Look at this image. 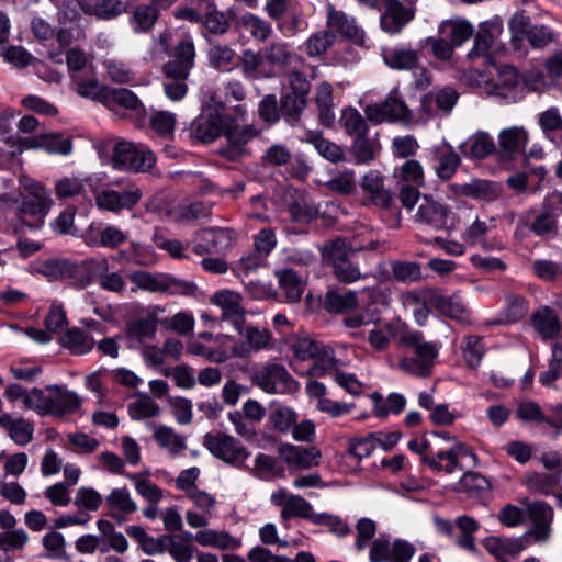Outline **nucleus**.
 <instances>
[{"instance_id": "nucleus-59", "label": "nucleus", "mask_w": 562, "mask_h": 562, "mask_svg": "<svg viewBox=\"0 0 562 562\" xmlns=\"http://www.w3.org/2000/svg\"><path fill=\"white\" fill-rule=\"evenodd\" d=\"M316 515L313 512V506L305 498L294 494L290 497L286 507L282 508L280 513V517L284 521L299 517L314 522Z\"/></svg>"}, {"instance_id": "nucleus-15", "label": "nucleus", "mask_w": 562, "mask_h": 562, "mask_svg": "<svg viewBox=\"0 0 562 562\" xmlns=\"http://www.w3.org/2000/svg\"><path fill=\"white\" fill-rule=\"evenodd\" d=\"M415 14V8L405 7L400 0H383L381 30L390 35L398 34L414 20Z\"/></svg>"}, {"instance_id": "nucleus-52", "label": "nucleus", "mask_w": 562, "mask_h": 562, "mask_svg": "<svg viewBox=\"0 0 562 562\" xmlns=\"http://www.w3.org/2000/svg\"><path fill=\"white\" fill-rule=\"evenodd\" d=\"M561 476L557 473H528L524 479V485L531 492L550 495L560 484Z\"/></svg>"}, {"instance_id": "nucleus-4", "label": "nucleus", "mask_w": 562, "mask_h": 562, "mask_svg": "<svg viewBox=\"0 0 562 562\" xmlns=\"http://www.w3.org/2000/svg\"><path fill=\"white\" fill-rule=\"evenodd\" d=\"M292 350L296 359L308 361L304 372L310 376H323L335 364L331 348L311 338L302 337L294 340Z\"/></svg>"}, {"instance_id": "nucleus-28", "label": "nucleus", "mask_w": 562, "mask_h": 562, "mask_svg": "<svg viewBox=\"0 0 562 562\" xmlns=\"http://www.w3.org/2000/svg\"><path fill=\"white\" fill-rule=\"evenodd\" d=\"M502 32V25L498 23H483L474 37L472 49L468 53V58L474 60L484 58L485 65H492L493 59L490 56V49L494 43L495 36Z\"/></svg>"}, {"instance_id": "nucleus-63", "label": "nucleus", "mask_w": 562, "mask_h": 562, "mask_svg": "<svg viewBox=\"0 0 562 562\" xmlns=\"http://www.w3.org/2000/svg\"><path fill=\"white\" fill-rule=\"evenodd\" d=\"M127 412L133 420H142L158 416L160 407L149 395L143 394L127 405Z\"/></svg>"}, {"instance_id": "nucleus-23", "label": "nucleus", "mask_w": 562, "mask_h": 562, "mask_svg": "<svg viewBox=\"0 0 562 562\" xmlns=\"http://www.w3.org/2000/svg\"><path fill=\"white\" fill-rule=\"evenodd\" d=\"M45 391L49 392V415L52 416L63 417L70 415L81 406L79 395L61 385H48L45 387Z\"/></svg>"}, {"instance_id": "nucleus-35", "label": "nucleus", "mask_w": 562, "mask_h": 562, "mask_svg": "<svg viewBox=\"0 0 562 562\" xmlns=\"http://www.w3.org/2000/svg\"><path fill=\"white\" fill-rule=\"evenodd\" d=\"M431 307L447 317L460 322L469 321V311L461 297L457 294L446 296L435 291L431 297Z\"/></svg>"}, {"instance_id": "nucleus-38", "label": "nucleus", "mask_w": 562, "mask_h": 562, "mask_svg": "<svg viewBox=\"0 0 562 562\" xmlns=\"http://www.w3.org/2000/svg\"><path fill=\"white\" fill-rule=\"evenodd\" d=\"M279 285L284 292L286 301L289 303L300 302L305 284L299 274V271L293 268H282L274 272Z\"/></svg>"}, {"instance_id": "nucleus-53", "label": "nucleus", "mask_w": 562, "mask_h": 562, "mask_svg": "<svg viewBox=\"0 0 562 562\" xmlns=\"http://www.w3.org/2000/svg\"><path fill=\"white\" fill-rule=\"evenodd\" d=\"M97 272H99V284L101 289L110 292H122L126 286V282L119 272H109V263L105 258L91 260Z\"/></svg>"}, {"instance_id": "nucleus-39", "label": "nucleus", "mask_w": 562, "mask_h": 562, "mask_svg": "<svg viewBox=\"0 0 562 562\" xmlns=\"http://www.w3.org/2000/svg\"><path fill=\"white\" fill-rule=\"evenodd\" d=\"M495 143L486 132H477L460 145L461 153L471 159H483L495 151Z\"/></svg>"}, {"instance_id": "nucleus-24", "label": "nucleus", "mask_w": 562, "mask_h": 562, "mask_svg": "<svg viewBox=\"0 0 562 562\" xmlns=\"http://www.w3.org/2000/svg\"><path fill=\"white\" fill-rule=\"evenodd\" d=\"M528 132L521 126L504 128L498 135L499 154L503 159L525 157V147L528 143Z\"/></svg>"}, {"instance_id": "nucleus-43", "label": "nucleus", "mask_w": 562, "mask_h": 562, "mask_svg": "<svg viewBox=\"0 0 562 562\" xmlns=\"http://www.w3.org/2000/svg\"><path fill=\"white\" fill-rule=\"evenodd\" d=\"M262 50L254 52L246 49L239 57L240 67L246 79L259 80L269 77V70L266 66Z\"/></svg>"}, {"instance_id": "nucleus-54", "label": "nucleus", "mask_w": 562, "mask_h": 562, "mask_svg": "<svg viewBox=\"0 0 562 562\" xmlns=\"http://www.w3.org/2000/svg\"><path fill=\"white\" fill-rule=\"evenodd\" d=\"M105 503L110 508L109 515L116 518V512L121 514H133L137 509L135 501L131 497L127 488H114L105 497Z\"/></svg>"}, {"instance_id": "nucleus-41", "label": "nucleus", "mask_w": 562, "mask_h": 562, "mask_svg": "<svg viewBox=\"0 0 562 562\" xmlns=\"http://www.w3.org/2000/svg\"><path fill=\"white\" fill-rule=\"evenodd\" d=\"M459 192L468 198L492 202L502 194V187L488 180H473L459 187Z\"/></svg>"}, {"instance_id": "nucleus-31", "label": "nucleus", "mask_w": 562, "mask_h": 562, "mask_svg": "<svg viewBox=\"0 0 562 562\" xmlns=\"http://www.w3.org/2000/svg\"><path fill=\"white\" fill-rule=\"evenodd\" d=\"M531 325L536 333L544 340L557 337L561 329L560 319L555 311L549 306H541L532 313Z\"/></svg>"}, {"instance_id": "nucleus-29", "label": "nucleus", "mask_w": 562, "mask_h": 562, "mask_svg": "<svg viewBox=\"0 0 562 562\" xmlns=\"http://www.w3.org/2000/svg\"><path fill=\"white\" fill-rule=\"evenodd\" d=\"M222 134L227 140V145L221 149V153L229 160L239 158L244 153L245 145L255 136L252 128L247 126H225Z\"/></svg>"}, {"instance_id": "nucleus-60", "label": "nucleus", "mask_w": 562, "mask_h": 562, "mask_svg": "<svg viewBox=\"0 0 562 562\" xmlns=\"http://www.w3.org/2000/svg\"><path fill=\"white\" fill-rule=\"evenodd\" d=\"M336 35L330 30H322L313 33L303 44L305 53L310 57H318L325 54L335 43Z\"/></svg>"}, {"instance_id": "nucleus-34", "label": "nucleus", "mask_w": 562, "mask_h": 562, "mask_svg": "<svg viewBox=\"0 0 562 562\" xmlns=\"http://www.w3.org/2000/svg\"><path fill=\"white\" fill-rule=\"evenodd\" d=\"M529 311L528 301L515 293H507L505 295V306L495 319L492 321L493 325L514 324L522 319Z\"/></svg>"}, {"instance_id": "nucleus-9", "label": "nucleus", "mask_w": 562, "mask_h": 562, "mask_svg": "<svg viewBox=\"0 0 562 562\" xmlns=\"http://www.w3.org/2000/svg\"><path fill=\"white\" fill-rule=\"evenodd\" d=\"M364 113L374 123H409L413 117L398 87H394L382 102L368 105Z\"/></svg>"}, {"instance_id": "nucleus-36", "label": "nucleus", "mask_w": 562, "mask_h": 562, "mask_svg": "<svg viewBox=\"0 0 562 562\" xmlns=\"http://www.w3.org/2000/svg\"><path fill=\"white\" fill-rule=\"evenodd\" d=\"M103 104L111 108L114 105H119L126 110H131L135 112L136 116L142 117L145 115V108L137 95L125 88L119 89H110L108 88L104 99L102 101Z\"/></svg>"}, {"instance_id": "nucleus-18", "label": "nucleus", "mask_w": 562, "mask_h": 562, "mask_svg": "<svg viewBox=\"0 0 562 562\" xmlns=\"http://www.w3.org/2000/svg\"><path fill=\"white\" fill-rule=\"evenodd\" d=\"M516 417L525 423H543L554 429L555 436L562 432V405L555 407L553 415H546L538 403L524 401L516 408Z\"/></svg>"}, {"instance_id": "nucleus-19", "label": "nucleus", "mask_w": 562, "mask_h": 562, "mask_svg": "<svg viewBox=\"0 0 562 562\" xmlns=\"http://www.w3.org/2000/svg\"><path fill=\"white\" fill-rule=\"evenodd\" d=\"M241 300L238 292L231 290L218 291L212 297V302L222 310L221 319L229 322L236 330H239L245 323Z\"/></svg>"}, {"instance_id": "nucleus-50", "label": "nucleus", "mask_w": 562, "mask_h": 562, "mask_svg": "<svg viewBox=\"0 0 562 562\" xmlns=\"http://www.w3.org/2000/svg\"><path fill=\"white\" fill-rule=\"evenodd\" d=\"M373 402V412L380 418H385L389 414H400L406 405V398L403 394L391 393L386 398L379 392L371 395Z\"/></svg>"}, {"instance_id": "nucleus-17", "label": "nucleus", "mask_w": 562, "mask_h": 562, "mask_svg": "<svg viewBox=\"0 0 562 562\" xmlns=\"http://www.w3.org/2000/svg\"><path fill=\"white\" fill-rule=\"evenodd\" d=\"M195 64V47L191 37L177 43L171 59L162 66V75L189 77Z\"/></svg>"}, {"instance_id": "nucleus-47", "label": "nucleus", "mask_w": 562, "mask_h": 562, "mask_svg": "<svg viewBox=\"0 0 562 562\" xmlns=\"http://www.w3.org/2000/svg\"><path fill=\"white\" fill-rule=\"evenodd\" d=\"M538 123L544 136L557 146H562V117L557 108H550L538 115Z\"/></svg>"}, {"instance_id": "nucleus-26", "label": "nucleus", "mask_w": 562, "mask_h": 562, "mask_svg": "<svg viewBox=\"0 0 562 562\" xmlns=\"http://www.w3.org/2000/svg\"><path fill=\"white\" fill-rule=\"evenodd\" d=\"M267 69L270 71L269 77H276L277 74L294 60L302 58L292 52L289 44L283 42H272L261 49Z\"/></svg>"}, {"instance_id": "nucleus-13", "label": "nucleus", "mask_w": 562, "mask_h": 562, "mask_svg": "<svg viewBox=\"0 0 562 562\" xmlns=\"http://www.w3.org/2000/svg\"><path fill=\"white\" fill-rule=\"evenodd\" d=\"M232 241L229 229L207 227L196 233L192 241V251L196 256L224 252L231 248Z\"/></svg>"}, {"instance_id": "nucleus-7", "label": "nucleus", "mask_w": 562, "mask_h": 562, "mask_svg": "<svg viewBox=\"0 0 562 562\" xmlns=\"http://www.w3.org/2000/svg\"><path fill=\"white\" fill-rule=\"evenodd\" d=\"M155 164V154L144 144L121 140L113 148L112 165L117 170L147 172Z\"/></svg>"}, {"instance_id": "nucleus-56", "label": "nucleus", "mask_w": 562, "mask_h": 562, "mask_svg": "<svg viewBox=\"0 0 562 562\" xmlns=\"http://www.w3.org/2000/svg\"><path fill=\"white\" fill-rule=\"evenodd\" d=\"M325 187L335 193L350 195L357 187L356 171L352 168L335 170L331 177L326 181Z\"/></svg>"}, {"instance_id": "nucleus-1", "label": "nucleus", "mask_w": 562, "mask_h": 562, "mask_svg": "<svg viewBox=\"0 0 562 562\" xmlns=\"http://www.w3.org/2000/svg\"><path fill=\"white\" fill-rule=\"evenodd\" d=\"M19 186L20 192L13 200L16 221L14 231L18 232L20 227L41 229L54 205L49 190L40 181L24 175L20 176Z\"/></svg>"}, {"instance_id": "nucleus-37", "label": "nucleus", "mask_w": 562, "mask_h": 562, "mask_svg": "<svg viewBox=\"0 0 562 562\" xmlns=\"http://www.w3.org/2000/svg\"><path fill=\"white\" fill-rule=\"evenodd\" d=\"M439 35L445 36L454 46L460 47L472 37L474 29L463 19L445 20L438 27Z\"/></svg>"}, {"instance_id": "nucleus-64", "label": "nucleus", "mask_w": 562, "mask_h": 562, "mask_svg": "<svg viewBox=\"0 0 562 562\" xmlns=\"http://www.w3.org/2000/svg\"><path fill=\"white\" fill-rule=\"evenodd\" d=\"M306 104L307 97L289 92L281 99L280 113L290 124H294L299 121Z\"/></svg>"}, {"instance_id": "nucleus-25", "label": "nucleus", "mask_w": 562, "mask_h": 562, "mask_svg": "<svg viewBox=\"0 0 562 562\" xmlns=\"http://www.w3.org/2000/svg\"><path fill=\"white\" fill-rule=\"evenodd\" d=\"M531 544L527 537L504 538L490 536L483 540L484 549L497 560L505 561L509 555H517Z\"/></svg>"}, {"instance_id": "nucleus-48", "label": "nucleus", "mask_w": 562, "mask_h": 562, "mask_svg": "<svg viewBox=\"0 0 562 562\" xmlns=\"http://www.w3.org/2000/svg\"><path fill=\"white\" fill-rule=\"evenodd\" d=\"M381 150V145L375 137H369L368 133L353 138L351 153L359 165H368L375 159Z\"/></svg>"}, {"instance_id": "nucleus-33", "label": "nucleus", "mask_w": 562, "mask_h": 562, "mask_svg": "<svg viewBox=\"0 0 562 562\" xmlns=\"http://www.w3.org/2000/svg\"><path fill=\"white\" fill-rule=\"evenodd\" d=\"M72 89L81 97L102 102L108 87L99 82L94 69L72 75Z\"/></svg>"}, {"instance_id": "nucleus-32", "label": "nucleus", "mask_w": 562, "mask_h": 562, "mask_svg": "<svg viewBox=\"0 0 562 562\" xmlns=\"http://www.w3.org/2000/svg\"><path fill=\"white\" fill-rule=\"evenodd\" d=\"M187 539H193L203 547H213L218 550H236L241 546L240 539L233 537L227 531L205 529L198 531L194 536L187 533Z\"/></svg>"}, {"instance_id": "nucleus-51", "label": "nucleus", "mask_w": 562, "mask_h": 562, "mask_svg": "<svg viewBox=\"0 0 562 562\" xmlns=\"http://www.w3.org/2000/svg\"><path fill=\"white\" fill-rule=\"evenodd\" d=\"M153 438L160 448L167 450L171 456H178L187 448L186 438L168 426H157Z\"/></svg>"}, {"instance_id": "nucleus-42", "label": "nucleus", "mask_w": 562, "mask_h": 562, "mask_svg": "<svg viewBox=\"0 0 562 562\" xmlns=\"http://www.w3.org/2000/svg\"><path fill=\"white\" fill-rule=\"evenodd\" d=\"M162 312L158 305L150 306L147 318H137L128 324V334L140 342L153 339L157 331V315Z\"/></svg>"}, {"instance_id": "nucleus-8", "label": "nucleus", "mask_w": 562, "mask_h": 562, "mask_svg": "<svg viewBox=\"0 0 562 562\" xmlns=\"http://www.w3.org/2000/svg\"><path fill=\"white\" fill-rule=\"evenodd\" d=\"M241 339L233 342L229 351L212 352V361L221 363L232 357L245 358L254 352L270 348L272 336L266 328L248 326L238 330Z\"/></svg>"}, {"instance_id": "nucleus-40", "label": "nucleus", "mask_w": 562, "mask_h": 562, "mask_svg": "<svg viewBox=\"0 0 562 562\" xmlns=\"http://www.w3.org/2000/svg\"><path fill=\"white\" fill-rule=\"evenodd\" d=\"M304 140L312 144L317 153L330 162L345 160L344 149L336 143L324 138L322 132L308 130L304 133Z\"/></svg>"}, {"instance_id": "nucleus-62", "label": "nucleus", "mask_w": 562, "mask_h": 562, "mask_svg": "<svg viewBox=\"0 0 562 562\" xmlns=\"http://www.w3.org/2000/svg\"><path fill=\"white\" fill-rule=\"evenodd\" d=\"M438 153L439 162L436 167V173L440 179L449 180L460 166V156L449 144H443L442 148L438 149Z\"/></svg>"}, {"instance_id": "nucleus-49", "label": "nucleus", "mask_w": 562, "mask_h": 562, "mask_svg": "<svg viewBox=\"0 0 562 562\" xmlns=\"http://www.w3.org/2000/svg\"><path fill=\"white\" fill-rule=\"evenodd\" d=\"M327 26L334 33L338 32L355 41L360 35V30L355 20L348 18L344 12L335 10L333 5H329L327 10Z\"/></svg>"}, {"instance_id": "nucleus-22", "label": "nucleus", "mask_w": 562, "mask_h": 562, "mask_svg": "<svg viewBox=\"0 0 562 562\" xmlns=\"http://www.w3.org/2000/svg\"><path fill=\"white\" fill-rule=\"evenodd\" d=\"M494 94L507 103H515L524 98V87L515 67L502 66L498 69V81L494 86Z\"/></svg>"}, {"instance_id": "nucleus-3", "label": "nucleus", "mask_w": 562, "mask_h": 562, "mask_svg": "<svg viewBox=\"0 0 562 562\" xmlns=\"http://www.w3.org/2000/svg\"><path fill=\"white\" fill-rule=\"evenodd\" d=\"M249 379L252 385L267 394L293 393L299 387L286 368L276 361L254 366Z\"/></svg>"}, {"instance_id": "nucleus-12", "label": "nucleus", "mask_w": 562, "mask_h": 562, "mask_svg": "<svg viewBox=\"0 0 562 562\" xmlns=\"http://www.w3.org/2000/svg\"><path fill=\"white\" fill-rule=\"evenodd\" d=\"M521 503L526 505L528 517L532 522V528L524 536L528 540L532 539L535 542H547L551 537L552 507L541 501L528 502L524 499Z\"/></svg>"}, {"instance_id": "nucleus-27", "label": "nucleus", "mask_w": 562, "mask_h": 562, "mask_svg": "<svg viewBox=\"0 0 562 562\" xmlns=\"http://www.w3.org/2000/svg\"><path fill=\"white\" fill-rule=\"evenodd\" d=\"M279 453L288 465L296 469H311L319 463L321 458V451L314 447L282 445L279 448Z\"/></svg>"}, {"instance_id": "nucleus-5", "label": "nucleus", "mask_w": 562, "mask_h": 562, "mask_svg": "<svg viewBox=\"0 0 562 562\" xmlns=\"http://www.w3.org/2000/svg\"><path fill=\"white\" fill-rule=\"evenodd\" d=\"M352 249L346 239L337 238L324 246V252L333 267L335 278L345 284H351L359 280H366L369 273H361L358 265L351 261Z\"/></svg>"}, {"instance_id": "nucleus-6", "label": "nucleus", "mask_w": 562, "mask_h": 562, "mask_svg": "<svg viewBox=\"0 0 562 562\" xmlns=\"http://www.w3.org/2000/svg\"><path fill=\"white\" fill-rule=\"evenodd\" d=\"M138 186L128 181H116L95 194V204L100 210L120 213L132 210L142 199Z\"/></svg>"}, {"instance_id": "nucleus-61", "label": "nucleus", "mask_w": 562, "mask_h": 562, "mask_svg": "<svg viewBox=\"0 0 562 562\" xmlns=\"http://www.w3.org/2000/svg\"><path fill=\"white\" fill-rule=\"evenodd\" d=\"M530 232L541 238H549L557 234L558 221L551 210H543L537 214L530 224H526Z\"/></svg>"}, {"instance_id": "nucleus-11", "label": "nucleus", "mask_w": 562, "mask_h": 562, "mask_svg": "<svg viewBox=\"0 0 562 562\" xmlns=\"http://www.w3.org/2000/svg\"><path fill=\"white\" fill-rule=\"evenodd\" d=\"M464 458L476 460V454L470 447L462 442H454L448 449L434 451L431 448L428 453L422 457V462L431 470L446 473H452L460 467V461Z\"/></svg>"}, {"instance_id": "nucleus-21", "label": "nucleus", "mask_w": 562, "mask_h": 562, "mask_svg": "<svg viewBox=\"0 0 562 562\" xmlns=\"http://www.w3.org/2000/svg\"><path fill=\"white\" fill-rule=\"evenodd\" d=\"M224 121L225 117L217 113L200 115L190 125V136L199 143H213L222 135L225 128Z\"/></svg>"}, {"instance_id": "nucleus-55", "label": "nucleus", "mask_w": 562, "mask_h": 562, "mask_svg": "<svg viewBox=\"0 0 562 562\" xmlns=\"http://www.w3.org/2000/svg\"><path fill=\"white\" fill-rule=\"evenodd\" d=\"M238 25L258 42H266L272 34L271 24L252 13L241 15Z\"/></svg>"}, {"instance_id": "nucleus-30", "label": "nucleus", "mask_w": 562, "mask_h": 562, "mask_svg": "<svg viewBox=\"0 0 562 562\" xmlns=\"http://www.w3.org/2000/svg\"><path fill=\"white\" fill-rule=\"evenodd\" d=\"M382 57L390 68L396 70H415L420 64L418 52L405 46L383 48Z\"/></svg>"}, {"instance_id": "nucleus-10", "label": "nucleus", "mask_w": 562, "mask_h": 562, "mask_svg": "<svg viewBox=\"0 0 562 562\" xmlns=\"http://www.w3.org/2000/svg\"><path fill=\"white\" fill-rule=\"evenodd\" d=\"M203 445L215 458L233 467H241L250 456L237 438L220 431L207 432L203 437Z\"/></svg>"}, {"instance_id": "nucleus-44", "label": "nucleus", "mask_w": 562, "mask_h": 562, "mask_svg": "<svg viewBox=\"0 0 562 562\" xmlns=\"http://www.w3.org/2000/svg\"><path fill=\"white\" fill-rule=\"evenodd\" d=\"M61 345L72 355H86L94 348L95 340L86 329L72 327L61 337Z\"/></svg>"}, {"instance_id": "nucleus-46", "label": "nucleus", "mask_w": 562, "mask_h": 562, "mask_svg": "<svg viewBox=\"0 0 562 562\" xmlns=\"http://www.w3.org/2000/svg\"><path fill=\"white\" fill-rule=\"evenodd\" d=\"M359 305L358 294L352 290H329L325 296L326 310L331 313H346Z\"/></svg>"}, {"instance_id": "nucleus-16", "label": "nucleus", "mask_w": 562, "mask_h": 562, "mask_svg": "<svg viewBox=\"0 0 562 562\" xmlns=\"http://www.w3.org/2000/svg\"><path fill=\"white\" fill-rule=\"evenodd\" d=\"M360 188L363 193L364 204H371L386 210L392 205L393 194L385 187L384 176L375 169L369 170L361 177Z\"/></svg>"}, {"instance_id": "nucleus-2", "label": "nucleus", "mask_w": 562, "mask_h": 562, "mask_svg": "<svg viewBox=\"0 0 562 562\" xmlns=\"http://www.w3.org/2000/svg\"><path fill=\"white\" fill-rule=\"evenodd\" d=\"M400 345L409 350L401 357L398 369L409 375L427 378L431 374L439 355V345L427 341L419 330H408L401 335Z\"/></svg>"}, {"instance_id": "nucleus-57", "label": "nucleus", "mask_w": 562, "mask_h": 562, "mask_svg": "<svg viewBox=\"0 0 562 562\" xmlns=\"http://www.w3.org/2000/svg\"><path fill=\"white\" fill-rule=\"evenodd\" d=\"M27 142L29 147H41L50 154L68 155L72 149L71 140L60 134H42Z\"/></svg>"}, {"instance_id": "nucleus-20", "label": "nucleus", "mask_w": 562, "mask_h": 562, "mask_svg": "<svg viewBox=\"0 0 562 562\" xmlns=\"http://www.w3.org/2000/svg\"><path fill=\"white\" fill-rule=\"evenodd\" d=\"M449 214L450 207L448 205L435 200L431 195H424L419 202L415 220L435 229H441L447 226Z\"/></svg>"}, {"instance_id": "nucleus-14", "label": "nucleus", "mask_w": 562, "mask_h": 562, "mask_svg": "<svg viewBox=\"0 0 562 562\" xmlns=\"http://www.w3.org/2000/svg\"><path fill=\"white\" fill-rule=\"evenodd\" d=\"M496 218L476 216L474 221L463 231L462 240L469 246H480L485 251L501 250L503 241L496 237L488 239L487 235L495 229Z\"/></svg>"}, {"instance_id": "nucleus-45", "label": "nucleus", "mask_w": 562, "mask_h": 562, "mask_svg": "<svg viewBox=\"0 0 562 562\" xmlns=\"http://www.w3.org/2000/svg\"><path fill=\"white\" fill-rule=\"evenodd\" d=\"M81 9L99 19L110 20L125 11V5L120 0H81Z\"/></svg>"}, {"instance_id": "nucleus-58", "label": "nucleus", "mask_w": 562, "mask_h": 562, "mask_svg": "<svg viewBox=\"0 0 562 562\" xmlns=\"http://www.w3.org/2000/svg\"><path fill=\"white\" fill-rule=\"evenodd\" d=\"M314 99L319 111L321 123L325 126H330L335 120L331 86L328 82L318 85Z\"/></svg>"}]
</instances>
